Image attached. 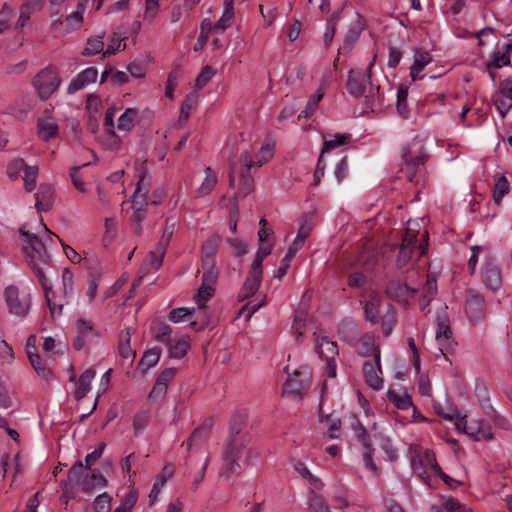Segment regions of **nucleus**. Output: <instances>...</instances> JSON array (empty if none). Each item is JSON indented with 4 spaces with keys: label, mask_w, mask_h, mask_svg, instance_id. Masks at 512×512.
<instances>
[{
    "label": "nucleus",
    "mask_w": 512,
    "mask_h": 512,
    "mask_svg": "<svg viewBox=\"0 0 512 512\" xmlns=\"http://www.w3.org/2000/svg\"><path fill=\"white\" fill-rule=\"evenodd\" d=\"M19 232L23 237L22 252L25 262L37 278H43L46 276L44 268L51 265V256L47 249L53 242L54 233L48 229V226H37L35 232L22 226Z\"/></svg>",
    "instance_id": "f257e3e1"
},
{
    "label": "nucleus",
    "mask_w": 512,
    "mask_h": 512,
    "mask_svg": "<svg viewBox=\"0 0 512 512\" xmlns=\"http://www.w3.org/2000/svg\"><path fill=\"white\" fill-rule=\"evenodd\" d=\"M246 413L237 411L232 414L229 421L228 436L225 440L222 452L223 467L220 475L229 477L241 468L239 459L243 450L249 444L251 437L249 433L243 432L246 425Z\"/></svg>",
    "instance_id": "f03ea898"
},
{
    "label": "nucleus",
    "mask_w": 512,
    "mask_h": 512,
    "mask_svg": "<svg viewBox=\"0 0 512 512\" xmlns=\"http://www.w3.org/2000/svg\"><path fill=\"white\" fill-rule=\"evenodd\" d=\"M66 0H49V12L52 18L50 32L55 36H63L79 29L83 23V15L88 0H79L76 11L62 17V7Z\"/></svg>",
    "instance_id": "7ed1b4c3"
},
{
    "label": "nucleus",
    "mask_w": 512,
    "mask_h": 512,
    "mask_svg": "<svg viewBox=\"0 0 512 512\" xmlns=\"http://www.w3.org/2000/svg\"><path fill=\"white\" fill-rule=\"evenodd\" d=\"M151 182L146 178V174L143 173L137 183L136 189L132 195L131 201L123 202L122 211L128 216L132 222H140L144 219L146 210L144 206L151 202L157 204L160 202L161 195H153L152 198H148Z\"/></svg>",
    "instance_id": "20e7f679"
},
{
    "label": "nucleus",
    "mask_w": 512,
    "mask_h": 512,
    "mask_svg": "<svg viewBox=\"0 0 512 512\" xmlns=\"http://www.w3.org/2000/svg\"><path fill=\"white\" fill-rule=\"evenodd\" d=\"M402 157L405 163L404 171L410 182L416 181L417 173L426 160L423 139L415 137L402 150Z\"/></svg>",
    "instance_id": "39448f33"
},
{
    "label": "nucleus",
    "mask_w": 512,
    "mask_h": 512,
    "mask_svg": "<svg viewBox=\"0 0 512 512\" xmlns=\"http://www.w3.org/2000/svg\"><path fill=\"white\" fill-rule=\"evenodd\" d=\"M253 189V177L248 171H242L237 193L230 198H226L225 196L222 197L220 208L228 214V221L230 224H236L239 221L238 197H247Z\"/></svg>",
    "instance_id": "423d86ee"
},
{
    "label": "nucleus",
    "mask_w": 512,
    "mask_h": 512,
    "mask_svg": "<svg viewBox=\"0 0 512 512\" xmlns=\"http://www.w3.org/2000/svg\"><path fill=\"white\" fill-rule=\"evenodd\" d=\"M351 428L355 433V437L363 448V461L365 466L376 471V465L373 461L374 448L370 442L369 434L363 424L360 422L356 415H351Z\"/></svg>",
    "instance_id": "0eeeda50"
},
{
    "label": "nucleus",
    "mask_w": 512,
    "mask_h": 512,
    "mask_svg": "<svg viewBox=\"0 0 512 512\" xmlns=\"http://www.w3.org/2000/svg\"><path fill=\"white\" fill-rule=\"evenodd\" d=\"M33 85L39 96L46 99L58 89L60 79L55 69L47 67L34 77Z\"/></svg>",
    "instance_id": "6e6552de"
},
{
    "label": "nucleus",
    "mask_w": 512,
    "mask_h": 512,
    "mask_svg": "<svg viewBox=\"0 0 512 512\" xmlns=\"http://www.w3.org/2000/svg\"><path fill=\"white\" fill-rule=\"evenodd\" d=\"M435 323L437 326L436 341L440 352L447 359L446 352L453 350L456 343L452 339V331L450 328L449 318L444 310L437 312Z\"/></svg>",
    "instance_id": "1a4fd4ad"
},
{
    "label": "nucleus",
    "mask_w": 512,
    "mask_h": 512,
    "mask_svg": "<svg viewBox=\"0 0 512 512\" xmlns=\"http://www.w3.org/2000/svg\"><path fill=\"white\" fill-rule=\"evenodd\" d=\"M368 344L370 346V350L375 351V361H366L363 364V374L365 376L366 383L378 391L383 387V379L379 376L381 373V364H380V349L377 345H374L369 339L364 342V345Z\"/></svg>",
    "instance_id": "9d476101"
},
{
    "label": "nucleus",
    "mask_w": 512,
    "mask_h": 512,
    "mask_svg": "<svg viewBox=\"0 0 512 512\" xmlns=\"http://www.w3.org/2000/svg\"><path fill=\"white\" fill-rule=\"evenodd\" d=\"M4 297L11 314L21 318L28 314L31 306V296L29 294L20 297L19 289L11 285L5 289Z\"/></svg>",
    "instance_id": "9b49d317"
},
{
    "label": "nucleus",
    "mask_w": 512,
    "mask_h": 512,
    "mask_svg": "<svg viewBox=\"0 0 512 512\" xmlns=\"http://www.w3.org/2000/svg\"><path fill=\"white\" fill-rule=\"evenodd\" d=\"M316 351L322 360L326 361L327 375L336 377L335 356L338 354L336 342L329 341L326 336L322 337L316 346Z\"/></svg>",
    "instance_id": "f8f14e48"
},
{
    "label": "nucleus",
    "mask_w": 512,
    "mask_h": 512,
    "mask_svg": "<svg viewBox=\"0 0 512 512\" xmlns=\"http://www.w3.org/2000/svg\"><path fill=\"white\" fill-rule=\"evenodd\" d=\"M385 293L390 299L400 303L415 297L417 289L411 288L399 280H390L387 283Z\"/></svg>",
    "instance_id": "ddd939ff"
},
{
    "label": "nucleus",
    "mask_w": 512,
    "mask_h": 512,
    "mask_svg": "<svg viewBox=\"0 0 512 512\" xmlns=\"http://www.w3.org/2000/svg\"><path fill=\"white\" fill-rule=\"evenodd\" d=\"M77 336L73 341V347L76 350H81L85 347L86 343L93 338L99 337L98 331L93 327L90 321L78 319L76 321Z\"/></svg>",
    "instance_id": "4468645a"
},
{
    "label": "nucleus",
    "mask_w": 512,
    "mask_h": 512,
    "mask_svg": "<svg viewBox=\"0 0 512 512\" xmlns=\"http://www.w3.org/2000/svg\"><path fill=\"white\" fill-rule=\"evenodd\" d=\"M374 65V58L369 64L368 71L365 74H361L358 71L351 70L349 72L347 89L350 94L354 96H361L365 91V83L370 80V70Z\"/></svg>",
    "instance_id": "2eb2a0df"
},
{
    "label": "nucleus",
    "mask_w": 512,
    "mask_h": 512,
    "mask_svg": "<svg viewBox=\"0 0 512 512\" xmlns=\"http://www.w3.org/2000/svg\"><path fill=\"white\" fill-rule=\"evenodd\" d=\"M38 280L43 288L45 299L50 310V315L53 319H55L62 314L64 303L56 299L52 284L46 276H43V278H38Z\"/></svg>",
    "instance_id": "dca6fc26"
},
{
    "label": "nucleus",
    "mask_w": 512,
    "mask_h": 512,
    "mask_svg": "<svg viewBox=\"0 0 512 512\" xmlns=\"http://www.w3.org/2000/svg\"><path fill=\"white\" fill-rule=\"evenodd\" d=\"M482 281L490 290H497L502 283L501 272L492 261H485L482 269Z\"/></svg>",
    "instance_id": "f3484780"
},
{
    "label": "nucleus",
    "mask_w": 512,
    "mask_h": 512,
    "mask_svg": "<svg viewBox=\"0 0 512 512\" xmlns=\"http://www.w3.org/2000/svg\"><path fill=\"white\" fill-rule=\"evenodd\" d=\"M432 62V56L428 51L416 49L413 56V63L410 67V77L412 81L423 79L420 75L421 71L425 69Z\"/></svg>",
    "instance_id": "a211bd4d"
},
{
    "label": "nucleus",
    "mask_w": 512,
    "mask_h": 512,
    "mask_svg": "<svg viewBox=\"0 0 512 512\" xmlns=\"http://www.w3.org/2000/svg\"><path fill=\"white\" fill-rule=\"evenodd\" d=\"M303 372L300 370H294L293 375L289 376L284 385L283 394L292 396H301L303 391L308 387V379L304 380L300 377Z\"/></svg>",
    "instance_id": "6ab92c4d"
},
{
    "label": "nucleus",
    "mask_w": 512,
    "mask_h": 512,
    "mask_svg": "<svg viewBox=\"0 0 512 512\" xmlns=\"http://www.w3.org/2000/svg\"><path fill=\"white\" fill-rule=\"evenodd\" d=\"M98 77V70L94 67H88L80 72L69 84L68 91L74 93L91 83H94Z\"/></svg>",
    "instance_id": "aec40b11"
},
{
    "label": "nucleus",
    "mask_w": 512,
    "mask_h": 512,
    "mask_svg": "<svg viewBox=\"0 0 512 512\" xmlns=\"http://www.w3.org/2000/svg\"><path fill=\"white\" fill-rule=\"evenodd\" d=\"M466 434L475 441L492 440L494 437L490 424L484 420L470 422Z\"/></svg>",
    "instance_id": "412c9836"
},
{
    "label": "nucleus",
    "mask_w": 512,
    "mask_h": 512,
    "mask_svg": "<svg viewBox=\"0 0 512 512\" xmlns=\"http://www.w3.org/2000/svg\"><path fill=\"white\" fill-rule=\"evenodd\" d=\"M465 311L470 321L480 320L485 312V301L482 296L472 294L466 301Z\"/></svg>",
    "instance_id": "4be33fe9"
},
{
    "label": "nucleus",
    "mask_w": 512,
    "mask_h": 512,
    "mask_svg": "<svg viewBox=\"0 0 512 512\" xmlns=\"http://www.w3.org/2000/svg\"><path fill=\"white\" fill-rule=\"evenodd\" d=\"M214 421L212 418L206 419L199 427H197L187 440V448L191 449L193 446L202 445L209 437L210 431L213 427Z\"/></svg>",
    "instance_id": "5701e85b"
},
{
    "label": "nucleus",
    "mask_w": 512,
    "mask_h": 512,
    "mask_svg": "<svg viewBox=\"0 0 512 512\" xmlns=\"http://www.w3.org/2000/svg\"><path fill=\"white\" fill-rule=\"evenodd\" d=\"M416 241V236L413 230L407 229L405 235H403L402 245L399 250V254L397 257V265L399 267L405 266L412 256V246Z\"/></svg>",
    "instance_id": "b1692460"
},
{
    "label": "nucleus",
    "mask_w": 512,
    "mask_h": 512,
    "mask_svg": "<svg viewBox=\"0 0 512 512\" xmlns=\"http://www.w3.org/2000/svg\"><path fill=\"white\" fill-rule=\"evenodd\" d=\"M96 375V371L93 368L86 369L79 377L76 382V389L74 397L77 401L86 397L91 388V382Z\"/></svg>",
    "instance_id": "393cba45"
},
{
    "label": "nucleus",
    "mask_w": 512,
    "mask_h": 512,
    "mask_svg": "<svg viewBox=\"0 0 512 512\" xmlns=\"http://www.w3.org/2000/svg\"><path fill=\"white\" fill-rule=\"evenodd\" d=\"M259 247L258 252L268 256L274 247V232L269 226H262L258 232Z\"/></svg>",
    "instance_id": "a878e982"
},
{
    "label": "nucleus",
    "mask_w": 512,
    "mask_h": 512,
    "mask_svg": "<svg viewBox=\"0 0 512 512\" xmlns=\"http://www.w3.org/2000/svg\"><path fill=\"white\" fill-rule=\"evenodd\" d=\"M217 183L218 176L216 172L211 167H206L204 169V179L196 191L197 195L199 197H204L210 194L216 187Z\"/></svg>",
    "instance_id": "bb28decb"
},
{
    "label": "nucleus",
    "mask_w": 512,
    "mask_h": 512,
    "mask_svg": "<svg viewBox=\"0 0 512 512\" xmlns=\"http://www.w3.org/2000/svg\"><path fill=\"white\" fill-rule=\"evenodd\" d=\"M35 199L38 210L49 209L54 200V189L48 184H41L35 194Z\"/></svg>",
    "instance_id": "cd10ccee"
},
{
    "label": "nucleus",
    "mask_w": 512,
    "mask_h": 512,
    "mask_svg": "<svg viewBox=\"0 0 512 512\" xmlns=\"http://www.w3.org/2000/svg\"><path fill=\"white\" fill-rule=\"evenodd\" d=\"M261 277L248 274L242 288L238 293V300L244 301L253 296L259 289L261 284Z\"/></svg>",
    "instance_id": "c85d7f7f"
},
{
    "label": "nucleus",
    "mask_w": 512,
    "mask_h": 512,
    "mask_svg": "<svg viewBox=\"0 0 512 512\" xmlns=\"http://www.w3.org/2000/svg\"><path fill=\"white\" fill-rule=\"evenodd\" d=\"M138 111L135 108H126L117 121V129L122 132H130L137 121Z\"/></svg>",
    "instance_id": "c756f323"
},
{
    "label": "nucleus",
    "mask_w": 512,
    "mask_h": 512,
    "mask_svg": "<svg viewBox=\"0 0 512 512\" xmlns=\"http://www.w3.org/2000/svg\"><path fill=\"white\" fill-rule=\"evenodd\" d=\"M323 138V147L321 149L322 155L336 149L340 146L347 144L350 139L349 134H335L332 136H328L326 134L322 135Z\"/></svg>",
    "instance_id": "7c9ffc66"
},
{
    "label": "nucleus",
    "mask_w": 512,
    "mask_h": 512,
    "mask_svg": "<svg viewBox=\"0 0 512 512\" xmlns=\"http://www.w3.org/2000/svg\"><path fill=\"white\" fill-rule=\"evenodd\" d=\"M38 135L48 141L58 135V124L51 118H42L38 121Z\"/></svg>",
    "instance_id": "2f4dec72"
},
{
    "label": "nucleus",
    "mask_w": 512,
    "mask_h": 512,
    "mask_svg": "<svg viewBox=\"0 0 512 512\" xmlns=\"http://www.w3.org/2000/svg\"><path fill=\"white\" fill-rule=\"evenodd\" d=\"M380 298L377 295H370L364 302V314L367 321L375 324L379 318Z\"/></svg>",
    "instance_id": "473e14b6"
},
{
    "label": "nucleus",
    "mask_w": 512,
    "mask_h": 512,
    "mask_svg": "<svg viewBox=\"0 0 512 512\" xmlns=\"http://www.w3.org/2000/svg\"><path fill=\"white\" fill-rule=\"evenodd\" d=\"M234 18V7L233 0H225L224 9L222 12V16L218 20L216 24H214V28L218 32H223L229 26H231Z\"/></svg>",
    "instance_id": "72a5a7b5"
},
{
    "label": "nucleus",
    "mask_w": 512,
    "mask_h": 512,
    "mask_svg": "<svg viewBox=\"0 0 512 512\" xmlns=\"http://www.w3.org/2000/svg\"><path fill=\"white\" fill-rule=\"evenodd\" d=\"M151 331L158 342L168 345L171 340L172 329L161 321H154L151 324Z\"/></svg>",
    "instance_id": "f704fd0d"
},
{
    "label": "nucleus",
    "mask_w": 512,
    "mask_h": 512,
    "mask_svg": "<svg viewBox=\"0 0 512 512\" xmlns=\"http://www.w3.org/2000/svg\"><path fill=\"white\" fill-rule=\"evenodd\" d=\"M202 269L204 282L216 283L218 272L215 269V257L202 255Z\"/></svg>",
    "instance_id": "c9c22d12"
},
{
    "label": "nucleus",
    "mask_w": 512,
    "mask_h": 512,
    "mask_svg": "<svg viewBox=\"0 0 512 512\" xmlns=\"http://www.w3.org/2000/svg\"><path fill=\"white\" fill-rule=\"evenodd\" d=\"M388 400L393 403L398 409L407 410L410 407L414 408V412H416V407L413 405L411 397L404 393L399 394L394 390L387 391Z\"/></svg>",
    "instance_id": "e433bc0d"
},
{
    "label": "nucleus",
    "mask_w": 512,
    "mask_h": 512,
    "mask_svg": "<svg viewBox=\"0 0 512 512\" xmlns=\"http://www.w3.org/2000/svg\"><path fill=\"white\" fill-rule=\"evenodd\" d=\"M309 233L310 226H300V230L292 244L289 246L285 256L293 259L296 253L303 247Z\"/></svg>",
    "instance_id": "4c0bfd02"
},
{
    "label": "nucleus",
    "mask_w": 512,
    "mask_h": 512,
    "mask_svg": "<svg viewBox=\"0 0 512 512\" xmlns=\"http://www.w3.org/2000/svg\"><path fill=\"white\" fill-rule=\"evenodd\" d=\"M214 284L215 283H206L204 282V278H202L201 286L198 288V291L194 296V299L200 309L205 308V303L214 295Z\"/></svg>",
    "instance_id": "58836bf2"
},
{
    "label": "nucleus",
    "mask_w": 512,
    "mask_h": 512,
    "mask_svg": "<svg viewBox=\"0 0 512 512\" xmlns=\"http://www.w3.org/2000/svg\"><path fill=\"white\" fill-rule=\"evenodd\" d=\"M164 255L157 250L150 251L143 261L140 273H147L150 269L158 270L163 263Z\"/></svg>",
    "instance_id": "ea45409f"
},
{
    "label": "nucleus",
    "mask_w": 512,
    "mask_h": 512,
    "mask_svg": "<svg viewBox=\"0 0 512 512\" xmlns=\"http://www.w3.org/2000/svg\"><path fill=\"white\" fill-rule=\"evenodd\" d=\"M107 484L106 478L98 470H93L89 479H85L82 490L91 493L97 487H104Z\"/></svg>",
    "instance_id": "a19ab883"
},
{
    "label": "nucleus",
    "mask_w": 512,
    "mask_h": 512,
    "mask_svg": "<svg viewBox=\"0 0 512 512\" xmlns=\"http://www.w3.org/2000/svg\"><path fill=\"white\" fill-rule=\"evenodd\" d=\"M160 356V347L155 346L147 350L140 360L139 367H143V372H145L146 370L155 366L158 363V361L160 360Z\"/></svg>",
    "instance_id": "79ce46f5"
},
{
    "label": "nucleus",
    "mask_w": 512,
    "mask_h": 512,
    "mask_svg": "<svg viewBox=\"0 0 512 512\" xmlns=\"http://www.w3.org/2000/svg\"><path fill=\"white\" fill-rule=\"evenodd\" d=\"M510 185L508 180L503 175L495 176L493 199L495 203L499 204L502 198L509 192Z\"/></svg>",
    "instance_id": "37998d69"
},
{
    "label": "nucleus",
    "mask_w": 512,
    "mask_h": 512,
    "mask_svg": "<svg viewBox=\"0 0 512 512\" xmlns=\"http://www.w3.org/2000/svg\"><path fill=\"white\" fill-rule=\"evenodd\" d=\"M85 470L86 468L81 461L75 462L74 465L69 469L67 482L62 484V488H65L67 485H70L71 487L78 485Z\"/></svg>",
    "instance_id": "c03bdc74"
},
{
    "label": "nucleus",
    "mask_w": 512,
    "mask_h": 512,
    "mask_svg": "<svg viewBox=\"0 0 512 512\" xmlns=\"http://www.w3.org/2000/svg\"><path fill=\"white\" fill-rule=\"evenodd\" d=\"M150 422V413L148 410L138 411L133 418V430L136 437L140 436Z\"/></svg>",
    "instance_id": "a18cd8bd"
},
{
    "label": "nucleus",
    "mask_w": 512,
    "mask_h": 512,
    "mask_svg": "<svg viewBox=\"0 0 512 512\" xmlns=\"http://www.w3.org/2000/svg\"><path fill=\"white\" fill-rule=\"evenodd\" d=\"M326 86L325 84H321V86L317 89V91L309 98L305 110L301 112L299 117H308L317 109V105L320 100L323 98L325 93Z\"/></svg>",
    "instance_id": "49530a36"
},
{
    "label": "nucleus",
    "mask_w": 512,
    "mask_h": 512,
    "mask_svg": "<svg viewBox=\"0 0 512 512\" xmlns=\"http://www.w3.org/2000/svg\"><path fill=\"white\" fill-rule=\"evenodd\" d=\"M167 346L169 348V357L175 359L184 357L189 349V343L185 337L178 339L173 344L170 342Z\"/></svg>",
    "instance_id": "de8ad7c7"
},
{
    "label": "nucleus",
    "mask_w": 512,
    "mask_h": 512,
    "mask_svg": "<svg viewBox=\"0 0 512 512\" xmlns=\"http://www.w3.org/2000/svg\"><path fill=\"white\" fill-rule=\"evenodd\" d=\"M309 509L312 512H331L329 505L326 503L322 495L316 494L314 491L310 492L308 498Z\"/></svg>",
    "instance_id": "09e8293b"
},
{
    "label": "nucleus",
    "mask_w": 512,
    "mask_h": 512,
    "mask_svg": "<svg viewBox=\"0 0 512 512\" xmlns=\"http://www.w3.org/2000/svg\"><path fill=\"white\" fill-rule=\"evenodd\" d=\"M198 101L196 92L189 93L181 104L179 120L185 122Z\"/></svg>",
    "instance_id": "8fccbe9b"
},
{
    "label": "nucleus",
    "mask_w": 512,
    "mask_h": 512,
    "mask_svg": "<svg viewBox=\"0 0 512 512\" xmlns=\"http://www.w3.org/2000/svg\"><path fill=\"white\" fill-rule=\"evenodd\" d=\"M215 74L216 70L213 67L209 65L204 66L195 80L194 92L197 93L198 91H200L212 79V77Z\"/></svg>",
    "instance_id": "3c124183"
},
{
    "label": "nucleus",
    "mask_w": 512,
    "mask_h": 512,
    "mask_svg": "<svg viewBox=\"0 0 512 512\" xmlns=\"http://www.w3.org/2000/svg\"><path fill=\"white\" fill-rule=\"evenodd\" d=\"M485 414L492 420L495 426L507 430L509 429V421L502 415H500L491 405L485 406L483 404Z\"/></svg>",
    "instance_id": "603ef678"
},
{
    "label": "nucleus",
    "mask_w": 512,
    "mask_h": 512,
    "mask_svg": "<svg viewBox=\"0 0 512 512\" xmlns=\"http://www.w3.org/2000/svg\"><path fill=\"white\" fill-rule=\"evenodd\" d=\"M408 89L406 87H399L397 91V111L403 118H409L410 111L407 106Z\"/></svg>",
    "instance_id": "864d4df0"
},
{
    "label": "nucleus",
    "mask_w": 512,
    "mask_h": 512,
    "mask_svg": "<svg viewBox=\"0 0 512 512\" xmlns=\"http://www.w3.org/2000/svg\"><path fill=\"white\" fill-rule=\"evenodd\" d=\"M28 359L30 361V364L34 368V370L37 372V374L43 378V379H49L51 376V370L48 369L42 362L41 357L38 353H32L31 355H28Z\"/></svg>",
    "instance_id": "5fc2aeb1"
},
{
    "label": "nucleus",
    "mask_w": 512,
    "mask_h": 512,
    "mask_svg": "<svg viewBox=\"0 0 512 512\" xmlns=\"http://www.w3.org/2000/svg\"><path fill=\"white\" fill-rule=\"evenodd\" d=\"M100 280H101L100 272H98L96 270L89 271L88 278H87V284H88L87 296L89 298V302H92L93 299L95 298Z\"/></svg>",
    "instance_id": "6e6d98bb"
},
{
    "label": "nucleus",
    "mask_w": 512,
    "mask_h": 512,
    "mask_svg": "<svg viewBox=\"0 0 512 512\" xmlns=\"http://www.w3.org/2000/svg\"><path fill=\"white\" fill-rule=\"evenodd\" d=\"M104 52V42L102 36L90 37L87 41V46L83 50V55H95Z\"/></svg>",
    "instance_id": "4d7b16f0"
},
{
    "label": "nucleus",
    "mask_w": 512,
    "mask_h": 512,
    "mask_svg": "<svg viewBox=\"0 0 512 512\" xmlns=\"http://www.w3.org/2000/svg\"><path fill=\"white\" fill-rule=\"evenodd\" d=\"M220 243L221 237L218 234H213L204 242L202 246V255L215 257Z\"/></svg>",
    "instance_id": "13d9d810"
},
{
    "label": "nucleus",
    "mask_w": 512,
    "mask_h": 512,
    "mask_svg": "<svg viewBox=\"0 0 512 512\" xmlns=\"http://www.w3.org/2000/svg\"><path fill=\"white\" fill-rule=\"evenodd\" d=\"M494 105L501 116H505L512 107V96L494 95Z\"/></svg>",
    "instance_id": "bf43d9fd"
},
{
    "label": "nucleus",
    "mask_w": 512,
    "mask_h": 512,
    "mask_svg": "<svg viewBox=\"0 0 512 512\" xmlns=\"http://www.w3.org/2000/svg\"><path fill=\"white\" fill-rule=\"evenodd\" d=\"M37 176H38V167L37 166H28L27 165V167H25L23 180H24V184H25V189L27 191L30 192L36 187Z\"/></svg>",
    "instance_id": "052dcab7"
},
{
    "label": "nucleus",
    "mask_w": 512,
    "mask_h": 512,
    "mask_svg": "<svg viewBox=\"0 0 512 512\" xmlns=\"http://www.w3.org/2000/svg\"><path fill=\"white\" fill-rule=\"evenodd\" d=\"M111 79L115 84H124L128 81V75L123 71L114 70L112 68L105 70L101 75V82Z\"/></svg>",
    "instance_id": "680f3d73"
},
{
    "label": "nucleus",
    "mask_w": 512,
    "mask_h": 512,
    "mask_svg": "<svg viewBox=\"0 0 512 512\" xmlns=\"http://www.w3.org/2000/svg\"><path fill=\"white\" fill-rule=\"evenodd\" d=\"M125 40V37H121V35L114 33L110 43L108 44L107 48L103 52V57L115 54L120 49L125 48V44H122V42Z\"/></svg>",
    "instance_id": "e2e57ef3"
},
{
    "label": "nucleus",
    "mask_w": 512,
    "mask_h": 512,
    "mask_svg": "<svg viewBox=\"0 0 512 512\" xmlns=\"http://www.w3.org/2000/svg\"><path fill=\"white\" fill-rule=\"evenodd\" d=\"M110 503L111 497L108 493H102L98 495L93 502L95 512H110Z\"/></svg>",
    "instance_id": "0e129e2a"
},
{
    "label": "nucleus",
    "mask_w": 512,
    "mask_h": 512,
    "mask_svg": "<svg viewBox=\"0 0 512 512\" xmlns=\"http://www.w3.org/2000/svg\"><path fill=\"white\" fill-rule=\"evenodd\" d=\"M274 155V144L268 143L262 146L258 152V159L256 160L257 167H261L267 163Z\"/></svg>",
    "instance_id": "69168bd1"
},
{
    "label": "nucleus",
    "mask_w": 512,
    "mask_h": 512,
    "mask_svg": "<svg viewBox=\"0 0 512 512\" xmlns=\"http://www.w3.org/2000/svg\"><path fill=\"white\" fill-rule=\"evenodd\" d=\"M159 10V0H146L145 3V11H144V20L148 23H152L153 20L157 17Z\"/></svg>",
    "instance_id": "338daca9"
},
{
    "label": "nucleus",
    "mask_w": 512,
    "mask_h": 512,
    "mask_svg": "<svg viewBox=\"0 0 512 512\" xmlns=\"http://www.w3.org/2000/svg\"><path fill=\"white\" fill-rule=\"evenodd\" d=\"M437 293V281L434 278L428 277L425 285L422 288V298L427 299V304L429 305L431 300L435 297Z\"/></svg>",
    "instance_id": "774afa93"
}]
</instances>
